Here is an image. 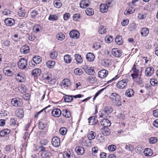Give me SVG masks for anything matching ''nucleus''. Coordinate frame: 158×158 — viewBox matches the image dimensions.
<instances>
[{
    "mask_svg": "<svg viewBox=\"0 0 158 158\" xmlns=\"http://www.w3.org/2000/svg\"><path fill=\"white\" fill-rule=\"evenodd\" d=\"M110 98L112 102L115 105L118 106L121 105L120 96L118 94L116 93H112L110 94Z\"/></svg>",
    "mask_w": 158,
    "mask_h": 158,
    "instance_id": "obj_1",
    "label": "nucleus"
},
{
    "mask_svg": "<svg viewBox=\"0 0 158 158\" xmlns=\"http://www.w3.org/2000/svg\"><path fill=\"white\" fill-rule=\"evenodd\" d=\"M113 110L112 107L111 106H105L104 109L102 111L99 112V116L102 118H105L106 117L107 115L112 112Z\"/></svg>",
    "mask_w": 158,
    "mask_h": 158,
    "instance_id": "obj_2",
    "label": "nucleus"
},
{
    "mask_svg": "<svg viewBox=\"0 0 158 158\" xmlns=\"http://www.w3.org/2000/svg\"><path fill=\"white\" fill-rule=\"evenodd\" d=\"M128 80L125 79L118 81L116 84V86L119 89H122L127 88Z\"/></svg>",
    "mask_w": 158,
    "mask_h": 158,
    "instance_id": "obj_3",
    "label": "nucleus"
},
{
    "mask_svg": "<svg viewBox=\"0 0 158 158\" xmlns=\"http://www.w3.org/2000/svg\"><path fill=\"white\" fill-rule=\"evenodd\" d=\"M11 103L12 106L16 107H20L23 104L21 99L18 97L12 99Z\"/></svg>",
    "mask_w": 158,
    "mask_h": 158,
    "instance_id": "obj_4",
    "label": "nucleus"
},
{
    "mask_svg": "<svg viewBox=\"0 0 158 158\" xmlns=\"http://www.w3.org/2000/svg\"><path fill=\"white\" fill-rule=\"evenodd\" d=\"M27 60L24 58L20 60L18 63V66L20 69H24L26 68Z\"/></svg>",
    "mask_w": 158,
    "mask_h": 158,
    "instance_id": "obj_5",
    "label": "nucleus"
},
{
    "mask_svg": "<svg viewBox=\"0 0 158 158\" xmlns=\"http://www.w3.org/2000/svg\"><path fill=\"white\" fill-rule=\"evenodd\" d=\"M60 85L62 88L67 89L71 85L70 81L68 79H65L62 81Z\"/></svg>",
    "mask_w": 158,
    "mask_h": 158,
    "instance_id": "obj_6",
    "label": "nucleus"
},
{
    "mask_svg": "<svg viewBox=\"0 0 158 158\" xmlns=\"http://www.w3.org/2000/svg\"><path fill=\"white\" fill-rule=\"evenodd\" d=\"M52 144L54 147H57L60 144V139L57 137H54L51 140Z\"/></svg>",
    "mask_w": 158,
    "mask_h": 158,
    "instance_id": "obj_7",
    "label": "nucleus"
},
{
    "mask_svg": "<svg viewBox=\"0 0 158 158\" xmlns=\"http://www.w3.org/2000/svg\"><path fill=\"white\" fill-rule=\"evenodd\" d=\"M112 54L114 57H119L122 55V52L118 48H114L112 49Z\"/></svg>",
    "mask_w": 158,
    "mask_h": 158,
    "instance_id": "obj_8",
    "label": "nucleus"
},
{
    "mask_svg": "<svg viewBox=\"0 0 158 158\" xmlns=\"http://www.w3.org/2000/svg\"><path fill=\"white\" fill-rule=\"evenodd\" d=\"M15 114L17 117L22 118L24 115V110L22 108H18L15 111Z\"/></svg>",
    "mask_w": 158,
    "mask_h": 158,
    "instance_id": "obj_9",
    "label": "nucleus"
},
{
    "mask_svg": "<svg viewBox=\"0 0 158 158\" xmlns=\"http://www.w3.org/2000/svg\"><path fill=\"white\" fill-rule=\"evenodd\" d=\"M90 4V2L89 0H82L81 1L80 3V6L81 8H85Z\"/></svg>",
    "mask_w": 158,
    "mask_h": 158,
    "instance_id": "obj_10",
    "label": "nucleus"
},
{
    "mask_svg": "<svg viewBox=\"0 0 158 158\" xmlns=\"http://www.w3.org/2000/svg\"><path fill=\"white\" fill-rule=\"evenodd\" d=\"M102 125L104 127H108L111 125V122L108 119H103L100 122Z\"/></svg>",
    "mask_w": 158,
    "mask_h": 158,
    "instance_id": "obj_11",
    "label": "nucleus"
},
{
    "mask_svg": "<svg viewBox=\"0 0 158 158\" xmlns=\"http://www.w3.org/2000/svg\"><path fill=\"white\" fill-rule=\"evenodd\" d=\"M108 74V71L106 70H101L98 73V76L101 78L106 77Z\"/></svg>",
    "mask_w": 158,
    "mask_h": 158,
    "instance_id": "obj_12",
    "label": "nucleus"
},
{
    "mask_svg": "<svg viewBox=\"0 0 158 158\" xmlns=\"http://www.w3.org/2000/svg\"><path fill=\"white\" fill-rule=\"evenodd\" d=\"M6 25L7 26H11L15 23V20L11 18L6 19L4 21Z\"/></svg>",
    "mask_w": 158,
    "mask_h": 158,
    "instance_id": "obj_13",
    "label": "nucleus"
},
{
    "mask_svg": "<svg viewBox=\"0 0 158 158\" xmlns=\"http://www.w3.org/2000/svg\"><path fill=\"white\" fill-rule=\"evenodd\" d=\"M133 73L131 74V76L133 79L137 78L139 77H140L141 75L142 71H139V70H132Z\"/></svg>",
    "mask_w": 158,
    "mask_h": 158,
    "instance_id": "obj_14",
    "label": "nucleus"
},
{
    "mask_svg": "<svg viewBox=\"0 0 158 158\" xmlns=\"http://www.w3.org/2000/svg\"><path fill=\"white\" fill-rule=\"evenodd\" d=\"M61 112L60 109L58 108L54 109L52 111V115L56 117H59L61 114Z\"/></svg>",
    "mask_w": 158,
    "mask_h": 158,
    "instance_id": "obj_15",
    "label": "nucleus"
},
{
    "mask_svg": "<svg viewBox=\"0 0 158 158\" xmlns=\"http://www.w3.org/2000/svg\"><path fill=\"white\" fill-rule=\"evenodd\" d=\"M79 34L78 31L76 30H73L70 32L69 35L71 38L77 39L79 37Z\"/></svg>",
    "mask_w": 158,
    "mask_h": 158,
    "instance_id": "obj_16",
    "label": "nucleus"
},
{
    "mask_svg": "<svg viewBox=\"0 0 158 158\" xmlns=\"http://www.w3.org/2000/svg\"><path fill=\"white\" fill-rule=\"evenodd\" d=\"M29 47L27 45H25L20 48V52L21 54H26L29 52Z\"/></svg>",
    "mask_w": 158,
    "mask_h": 158,
    "instance_id": "obj_17",
    "label": "nucleus"
},
{
    "mask_svg": "<svg viewBox=\"0 0 158 158\" xmlns=\"http://www.w3.org/2000/svg\"><path fill=\"white\" fill-rule=\"evenodd\" d=\"M100 10L102 13H105L108 10V6L105 4H102L100 6Z\"/></svg>",
    "mask_w": 158,
    "mask_h": 158,
    "instance_id": "obj_18",
    "label": "nucleus"
},
{
    "mask_svg": "<svg viewBox=\"0 0 158 158\" xmlns=\"http://www.w3.org/2000/svg\"><path fill=\"white\" fill-rule=\"evenodd\" d=\"M10 132V130L8 129H4L0 132V136L2 137L6 136Z\"/></svg>",
    "mask_w": 158,
    "mask_h": 158,
    "instance_id": "obj_19",
    "label": "nucleus"
},
{
    "mask_svg": "<svg viewBox=\"0 0 158 158\" xmlns=\"http://www.w3.org/2000/svg\"><path fill=\"white\" fill-rule=\"evenodd\" d=\"M149 33L148 29L145 27H143L141 29L140 33L143 36H146Z\"/></svg>",
    "mask_w": 158,
    "mask_h": 158,
    "instance_id": "obj_20",
    "label": "nucleus"
},
{
    "mask_svg": "<svg viewBox=\"0 0 158 158\" xmlns=\"http://www.w3.org/2000/svg\"><path fill=\"white\" fill-rule=\"evenodd\" d=\"M135 10L134 7H130L129 9L126 10L124 12V14L126 15H128L130 14L133 13Z\"/></svg>",
    "mask_w": 158,
    "mask_h": 158,
    "instance_id": "obj_21",
    "label": "nucleus"
},
{
    "mask_svg": "<svg viewBox=\"0 0 158 158\" xmlns=\"http://www.w3.org/2000/svg\"><path fill=\"white\" fill-rule=\"evenodd\" d=\"M86 58L89 61H93L94 59L95 56L92 53L89 52L86 55Z\"/></svg>",
    "mask_w": 158,
    "mask_h": 158,
    "instance_id": "obj_22",
    "label": "nucleus"
},
{
    "mask_svg": "<svg viewBox=\"0 0 158 158\" xmlns=\"http://www.w3.org/2000/svg\"><path fill=\"white\" fill-rule=\"evenodd\" d=\"M88 120L89 123L92 125L96 124L98 121L97 119L95 118L94 116L89 117L88 119Z\"/></svg>",
    "mask_w": 158,
    "mask_h": 158,
    "instance_id": "obj_23",
    "label": "nucleus"
},
{
    "mask_svg": "<svg viewBox=\"0 0 158 158\" xmlns=\"http://www.w3.org/2000/svg\"><path fill=\"white\" fill-rule=\"evenodd\" d=\"M18 15L19 16L24 17L27 15V12L25 10L21 8L18 11Z\"/></svg>",
    "mask_w": 158,
    "mask_h": 158,
    "instance_id": "obj_24",
    "label": "nucleus"
},
{
    "mask_svg": "<svg viewBox=\"0 0 158 158\" xmlns=\"http://www.w3.org/2000/svg\"><path fill=\"white\" fill-rule=\"evenodd\" d=\"M45 78L50 84H54L56 82V79L50 76H48Z\"/></svg>",
    "mask_w": 158,
    "mask_h": 158,
    "instance_id": "obj_25",
    "label": "nucleus"
},
{
    "mask_svg": "<svg viewBox=\"0 0 158 158\" xmlns=\"http://www.w3.org/2000/svg\"><path fill=\"white\" fill-rule=\"evenodd\" d=\"M41 73V70H33L31 74L34 77L40 76Z\"/></svg>",
    "mask_w": 158,
    "mask_h": 158,
    "instance_id": "obj_26",
    "label": "nucleus"
},
{
    "mask_svg": "<svg viewBox=\"0 0 158 158\" xmlns=\"http://www.w3.org/2000/svg\"><path fill=\"white\" fill-rule=\"evenodd\" d=\"M96 136V133L94 131H90L88 133L87 137L90 140L94 139Z\"/></svg>",
    "mask_w": 158,
    "mask_h": 158,
    "instance_id": "obj_27",
    "label": "nucleus"
},
{
    "mask_svg": "<svg viewBox=\"0 0 158 158\" xmlns=\"http://www.w3.org/2000/svg\"><path fill=\"white\" fill-rule=\"evenodd\" d=\"M144 153L146 156H151L153 154L152 150L150 148H146L144 151Z\"/></svg>",
    "mask_w": 158,
    "mask_h": 158,
    "instance_id": "obj_28",
    "label": "nucleus"
},
{
    "mask_svg": "<svg viewBox=\"0 0 158 158\" xmlns=\"http://www.w3.org/2000/svg\"><path fill=\"white\" fill-rule=\"evenodd\" d=\"M125 95L128 97H131L134 94V92L133 90L131 89H127L125 93Z\"/></svg>",
    "mask_w": 158,
    "mask_h": 158,
    "instance_id": "obj_29",
    "label": "nucleus"
},
{
    "mask_svg": "<svg viewBox=\"0 0 158 158\" xmlns=\"http://www.w3.org/2000/svg\"><path fill=\"white\" fill-rule=\"evenodd\" d=\"M64 158H73V155L70 151L67 150L65 152L63 155Z\"/></svg>",
    "mask_w": 158,
    "mask_h": 158,
    "instance_id": "obj_30",
    "label": "nucleus"
},
{
    "mask_svg": "<svg viewBox=\"0 0 158 158\" xmlns=\"http://www.w3.org/2000/svg\"><path fill=\"white\" fill-rule=\"evenodd\" d=\"M107 29L105 26L102 25L100 26L98 29V32L99 33L102 34L106 33L107 32Z\"/></svg>",
    "mask_w": 158,
    "mask_h": 158,
    "instance_id": "obj_31",
    "label": "nucleus"
},
{
    "mask_svg": "<svg viewBox=\"0 0 158 158\" xmlns=\"http://www.w3.org/2000/svg\"><path fill=\"white\" fill-rule=\"evenodd\" d=\"M42 155L43 157L44 158H50L52 154L50 152L48 151H46L42 152Z\"/></svg>",
    "mask_w": 158,
    "mask_h": 158,
    "instance_id": "obj_32",
    "label": "nucleus"
},
{
    "mask_svg": "<svg viewBox=\"0 0 158 158\" xmlns=\"http://www.w3.org/2000/svg\"><path fill=\"white\" fill-rule=\"evenodd\" d=\"M18 90L21 93H23L26 91V89L24 85L21 84L18 87Z\"/></svg>",
    "mask_w": 158,
    "mask_h": 158,
    "instance_id": "obj_33",
    "label": "nucleus"
},
{
    "mask_svg": "<svg viewBox=\"0 0 158 158\" xmlns=\"http://www.w3.org/2000/svg\"><path fill=\"white\" fill-rule=\"evenodd\" d=\"M46 123L42 120L40 121L38 126L40 129H44L46 127Z\"/></svg>",
    "mask_w": 158,
    "mask_h": 158,
    "instance_id": "obj_34",
    "label": "nucleus"
},
{
    "mask_svg": "<svg viewBox=\"0 0 158 158\" xmlns=\"http://www.w3.org/2000/svg\"><path fill=\"white\" fill-rule=\"evenodd\" d=\"M85 12L87 15L89 16L93 15L94 14V9L91 8H87Z\"/></svg>",
    "mask_w": 158,
    "mask_h": 158,
    "instance_id": "obj_35",
    "label": "nucleus"
},
{
    "mask_svg": "<svg viewBox=\"0 0 158 158\" xmlns=\"http://www.w3.org/2000/svg\"><path fill=\"white\" fill-rule=\"evenodd\" d=\"M62 115L65 117L68 118L70 117V113L68 110L65 109L62 110Z\"/></svg>",
    "mask_w": 158,
    "mask_h": 158,
    "instance_id": "obj_36",
    "label": "nucleus"
},
{
    "mask_svg": "<svg viewBox=\"0 0 158 158\" xmlns=\"http://www.w3.org/2000/svg\"><path fill=\"white\" fill-rule=\"evenodd\" d=\"M72 59L70 55L67 54L65 55L64 56V60L66 63H69L71 62Z\"/></svg>",
    "mask_w": 158,
    "mask_h": 158,
    "instance_id": "obj_37",
    "label": "nucleus"
},
{
    "mask_svg": "<svg viewBox=\"0 0 158 158\" xmlns=\"http://www.w3.org/2000/svg\"><path fill=\"white\" fill-rule=\"evenodd\" d=\"M115 41L118 45H121L123 42L122 37L120 35L117 36L115 39Z\"/></svg>",
    "mask_w": 158,
    "mask_h": 158,
    "instance_id": "obj_38",
    "label": "nucleus"
},
{
    "mask_svg": "<svg viewBox=\"0 0 158 158\" xmlns=\"http://www.w3.org/2000/svg\"><path fill=\"white\" fill-rule=\"evenodd\" d=\"M55 64V62L53 61L49 60L46 62L47 66L50 69L52 68Z\"/></svg>",
    "mask_w": 158,
    "mask_h": 158,
    "instance_id": "obj_39",
    "label": "nucleus"
},
{
    "mask_svg": "<svg viewBox=\"0 0 158 158\" xmlns=\"http://www.w3.org/2000/svg\"><path fill=\"white\" fill-rule=\"evenodd\" d=\"M142 59L141 60L143 62V64L145 65L146 64L149 63L150 61V58L147 57L142 56Z\"/></svg>",
    "mask_w": 158,
    "mask_h": 158,
    "instance_id": "obj_40",
    "label": "nucleus"
},
{
    "mask_svg": "<svg viewBox=\"0 0 158 158\" xmlns=\"http://www.w3.org/2000/svg\"><path fill=\"white\" fill-rule=\"evenodd\" d=\"M65 37L64 35L62 33H60L57 34L56 35V38L60 40H63Z\"/></svg>",
    "mask_w": 158,
    "mask_h": 158,
    "instance_id": "obj_41",
    "label": "nucleus"
},
{
    "mask_svg": "<svg viewBox=\"0 0 158 158\" xmlns=\"http://www.w3.org/2000/svg\"><path fill=\"white\" fill-rule=\"evenodd\" d=\"M102 133L105 135H108L110 133V130L108 127H104L102 129Z\"/></svg>",
    "mask_w": 158,
    "mask_h": 158,
    "instance_id": "obj_42",
    "label": "nucleus"
},
{
    "mask_svg": "<svg viewBox=\"0 0 158 158\" xmlns=\"http://www.w3.org/2000/svg\"><path fill=\"white\" fill-rule=\"evenodd\" d=\"M32 60L36 64L40 63L42 61L41 57L38 56L33 57Z\"/></svg>",
    "mask_w": 158,
    "mask_h": 158,
    "instance_id": "obj_43",
    "label": "nucleus"
},
{
    "mask_svg": "<svg viewBox=\"0 0 158 158\" xmlns=\"http://www.w3.org/2000/svg\"><path fill=\"white\" fill-rule=\"evenodd\" d=\"M58 19V17L56 15L51 14L48 17V20L52 21L56 20Z\"/></svg>",
    "mask_w": 158,
    "mask_h": 158,
    "instance_id": "obj_44",
    "label": "nucleus"
},
{
    "mask_svg": "<svg viewBox=\"0 0 158 158\" xmlns=\"http://www.w3.org/2000/svg\"><path fill=\"white\" fill-rule=\"evenodd\" d=\"M154 72V70H146L145 72V75L147 77L151 76Z\"/></svg>",
    "mask_w": 158,
    "mask_h": 158,
    "instance_id": "obj_45",
    "label": "nucleus"
},
{
    "mask_svg": "<svg viewBox=\"0 0 158 158\" xmlns=\"http://www.w3.org/2000/svg\"><path fill=\"white\" fill-rule=\"evenodd\" d=\"M113 39L112 36L108 35L106 37L105 40L106 43H110L113 40Z\"/></svg>",
    "mask_w": 158,
    "mask_h": 158,
    "instance_id": "obj_46",
    "label": "nucleus"
},
{
    "mask_svg": "<svg viewBox=\"0 0 158 158\" xmlns=\"http://www.w3.org/2000/svg\"><path fill=\"white\" fill-rule=\"evenodd\" d=\"M54 5L56 8H60L62 6V3L59 0H55L54 2Z\"/></svg>",
    "mask_w": 158,
    "mask_h": 158,
    "instance_id": "obj_47",
    "label": "nucleus"
},
{
    "mask_svg": "<svg viewBox=\"0 0 158 158\" xmlns=\"http://www.w3.org/2000/svg\"><path fill=\"white\" fill-rule=\"evenodd\" d=\"M58 56V53L56 51H53L50 54V57L52 59L56 58Z\"/></svg>",
    "mask_w": 158,
    "mask_h": 158,
    "instance_id": "obj_48",
    "label": "nucleus"
},
{
    "mask_svg": "<svg viewBox=\"0 0 158 158\" xmlns=\"http://www.w3.org/2000/svg\"><path fill=\"white\" fill-rule=\"evenodd\" d=\"M151 84L153 86H156L158 83L157 80L155 78H151L150 81Z\"/></svg>",
    "mask_w": 158,
    "mask_h": 158,
    "instance_id": "obj_49",
    "label": "nucleus"
},
{
    "mask_svg": "<svg viewBox=\"0 0 158 158\" xmlns=\"http://www.w3.org/2000/svg\"><path fill=\"white\" fill-rule=\"evenodd\" d=\"M67 132V130L64 127H61L59 130L60 133L62 135H65Z\"/></svg>",
    "mask_w": 158,
    "mask_h": 158,
    "instance_id": "obj_50",
    "label": "nucleus"
},
{
    "mask_svg": "<svg viewBox=\"0 0 158 158\" xmlns=\"http://www.w3.org/2000/svg\"><path fill=\"white\" fill-rule=\"evenodd\" d=\"M16 79L19 82H22L23 80V77L20 74H18L16 76Z\"/></svg>",
    "mask_w": 158,
    "mask_h": 158,
    "instance_id": "obj_51",
    "label": "nucleus"
},
{
    "mask_svg": "<svg viewBox=\"0 0 158 158\" xmlns=\"http://www.w3.org/2000/svg\"><path fill=\"white\" fill-rule=\"evenodd\" d=\"M117 147L114 145H109L108 147V150L110 152H113L116 150Z\"/></svg>",
    "mask_w": 158,
    "mask_h": 158,
    "instance_id": "obj_52",
    "label": "nucleus"
},
{
    "mask_svg": "<svg viewBox=\"0 0 158 158\" xmlns=\"http://www.w3.org/2000/svg\"><path fill=\"white\" fill-rule=\"evenodd\" d=\"M101 47L100 43L98 42H97L94 44L93 48L95 50H97Z\"/></svg>",
    "mask_w": 158,
    "mask_h": 158,
    "instance_id": "obj_53",
    "label": "nucleus"
},
{
    "mask_svg": "<svg viewBox=\"0 0 158 158\" xmlns=\"http://www.w3.org/2000/svg\"><path fill=\"white\" fill-rule=\"evenodd\" d=\"M3 72L6 75L8 76H11L13 74V73L10 70H3Z\"/></svg>",
    "mask_w": 158,
    "mask_h": 158,
    "instance_id": "obj_54",
    "label": "nucleus"
},
{
    "mask_svg": "<svg viewBox=\"0 0 158 158\" xmlns=\"http://www.w3.org/2000/svg\"><path fill=\"white\" fill-rule=\"evenodd\" d=\"M73 98L72 96H66L64 98L65 102H71L73 100Z\"/></svg>",
    "mask_w": 158,
    "mask_h": 158,
    "instance_id": "obj_55",
    "label": "nucleus"
},
{
    "mask_svg": "<svg viewBox=\"0 0 158 158\" xmlns=\"http://www.w3.org/2000/svg\"><path fill=\"white\" fill-rule=\"evenodd\" d=\"M85 72L90 75H93L95 73L94 70H85Z\"/></svg>",
    "mask_w": 158,
    "mask_h": 158,
    "instance_id": "obj_56",
    "label": "nucleus"
},
{
    "mask_svg": "<svg viewBox=\"0 0 158 158\" xmlns=\"http://www.w3.org/2000/svg\"><path fill=\"white\" fill-rule=\"evenodd\" d=\"M157 139L156 137L150 138L149 139V142L151 143L154 144L157 141Z\"/></svg>",
    "mask_w": 158,
    "mask_h": 158,
    "instance_id": "obj_57",
    "label": "nucleus"
},
{
    "mask_svg": "<svg viewBox=\"0 0 158 158\" xmlns=\"http://www.w3.org/2000/svg\"><path fill=\"white\" fill-rule=\"evenodd\" d=\"M38 14L37 11L35 10H33L31 13V16L32 18H34Z\"/></svg>",
    "mask_w": 158,
    "mask_h": 158,
    "instance_id": "obj_58",
    "label": "nucleus"
},
{
    "mask_svg": "<svg viewBox=\"0 0 158 158\" xmlns=\"http://www.w3.org/2000/svg\"><path fill=\"white\" fill-rule=\"evenodd\" d=\"M40 143L42 146H45L48 143V141L45 139H41L40 141Z\"/></svg>",
    "mask_w": 158,
    "mask_h": 158,
    "instance_id": "obj_59",
    "label": "nucleus"
},
{
    "mask_svg": "<svg viewBox=\"0 0 158 158\" xmlns=\"http://www.w3.org/2000/svg\"><path fill=\"white\" fill-rule=\"evenodd\" d=\"M79 19V14H75L73 16V19L74 21H77Z\"/></svg>",
    "mask_w": 158,
    "mask_h": 158,
    "instance_id": "obj_60",
    "label": "nucleus"
},
{
    "mask_svg": "<svg viewBox=\"0 0 158 158\" xmlns=\"http://www.w3.org/2000/svg\"><path fill=\"white\" fill-rule=\"evenodd\" d=\"M8 113L6 110L2 111L0 113V116H5L8 115Z\"/></svg>",
    "mask_w": 158,
    "mask_h": 158,
    "instance_id": "obj_61",
    "label": "nucleus"
},
{
    "mask_svg": "<svg viewBox=\"0 0 158 158\" xmlns=\"http://www.w3.org/2000/svg\"><path fill=\"white\" fill-rule=\"evenodd\" d=\"M70 16V15L69 13H66L64 15L63 18L65 20H67Z\"/></svg>",
    "mask_w": 158,
    "mask_h": 158,
    "instance_id": "obj_62",
    "label": "nucleus"
},
{
    "mask_svg": "<svg viewBox=\"0 0 158 158\" xmlns=\"http://www.w3.org/2000/svg\"><path fill=\"white\" fill-rule=\"evenodd\" d=\"M129 23V20L126 19H124L121 22V24L123 26H125L127 25Z\"/></svg>",
    "mask_w": 158,
    "mask_h": 158,
    "instance_id": "obj_63",
    "label": "nucleus"
},
{
    "mask_svg": "<svg viewBox=\"0 0 158 158\" xmlns=\"http://www.w3.org/2000/svg\"><path fill=\"white\" fill-rule=\"evenodd\" d=\"M41 29V27L39 26H37L34 27L33 28V30L35 32H39Z\"/></svg>",
    "mask_w": 158,
    "mask_h": 158,
    "instance_id": "obj_64",
    "label": "nucleus"
}]
</instances>
